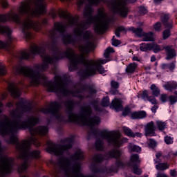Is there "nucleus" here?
<instances>
[{
  "mask_svg": "<svg viewBox=\"0 0 177 177\" xmlns=\"http://www.w3.org/2000/svg\"><path fill=\"white\" fill-rule=\"evenodd\" d=\"M86 5L83 12L86 21L78 22V18L72 17L70 13L59 11V17L65 19L67 24L56 23L55 28L49 31L51 41L39 46L33 44L30 46V52L21 51L17 55L19 60H28L35 55H39L43 58L42 64H35L33 67L17 66V75H24L31 78L33 85L44 84L48 92H55L59 96L68 97L73 96L80 100L89 99L93 95H96L95 84H82L80 82L75 84L67 75H55L54 81H48L46 76L41 73L49 68V64H55L61 59L70 60L69 70L74 71L78 68V64L84 66L77 74L82 80L95 75L96 71L100 74H104L106 70L102 64H106L110 59H100L97 61L86 60L85 55L95 50V43L91 41L92 34L88 30L91 24H95V31L97 34H104L109 28L110 18L104 13L103 9L97 10V15L92 16L93 8L92 5H99L102 0H79L77 6L81 8L85 1ZM85 31V32H84Z\"/></svg>",
  "mask_w": 177,
  "mask_h": 177,
  "instance_id": "obj_1",
  "label": "nucleus"
},
{
  "mask_svg": "<svg viewBox=\"0 0 177 177\" xmlns=\"http://www.w3.org/2000/svg\"><path fill=\"white\" fill-rule=\"evenodd\" d=\"M16 106L17 108L10 111L12 120L1 122L0 133L2 136H9L6 139L7 143L15 145L19 158L23 161L18 167V172L23 174L32 160H37L41 157V151L32 150L30 147L31 145L36 147L41 146V142L35 135H46L48 129L46 126L34 128L39 124L38 116L30 115L24 120V113H30L32 110L31 102L21 98L16 103Z\"/></svg>",
  "mask_w": 177,
  "mask_h": 177,
  "instance_id": "obj_2",
  "label": "nucleus"
},
{
  "mask_svg": "<svg viewBox=\"0 0 177 177\" xmlns=\"http://www.w3.org/2000/svg\"><path fill=\"white\" fill-rule=\"evenodd\" d=\"M75 102L73 100H67L63 102L55 101L50 103L48 108H42L40 111L44 114H51L55 117L59 122H75L81 125H88L90 127L88 136L94 138H101L108 142L110 146L114 147H121L124 143L128 142V138H121V133L117 131H110L107 129L100 131L93 127L94 125L100 124L99 116L92 115V109L97 113H102L103 109L100 107L98 99L92 100L88 105L83 106L80 109V115L74 113Z\"/></svg>",
  "mask_w": 177,
  "mask_h": 177,
  "instance_id": "obj_3",
  "label": "nucleus"
},
{
  "mask_svg": "<svg viewBox=\"0 0 177 177\" xmlns=\"http://www.w3.org/2000/svg\"><path fill=\"white\" fill-rule=\"evenodd\" d=\"M17 10L19 15L24 16L23 19L20 20L19 14L11 11L7 15H0V23L10 21L20 24L25 39L30 41L32 38V30L41 31V23L32 19L45 13V0H30L28 3H22Z\"/></svg>",
  "mask_w": 177,
  "mask_h": 177,
  "instance_id": "obj_4",
  "label": "nucleus"
},
{
  "mask_svg": "<svg viewBox=\"0 0 177 177\" xmlns=\"http://www.w3.org/2000/svg\"><path fill=\"white\" fill-rule=\"evenodd\" d=\"M121 156H122V151L119 149H111L106 152L104 156L100 153L95 154L92 158L93 162L91 165L92 172L94 174H106V175L118 172V168H122L124 165H125L121 160H117L116 162L110 167H104L100 168L97 164L102 162L104 160H109V158L120 160Z\"/></svg>",
  "mask_w": 177,
  "mask_h": 177,
  "instance_id": "obj_5",
  "label": "nucleus"
},
{
  "mask_svg": "<svg viewBox=\"0 0 177 177\" xmlns=\"http://www.w3.org/2000/svg\"><path fill=\"white\" fill-rule=\"evenodd\" d=\"M64 145L55 144L50 141L47 142V151L55 156H63L64 153L68 154V150L73 147L74 143V137H71L62 140Z\"/></svg>",
  "mask_w": 177,
  "mask_h": 177,
  "instance_id": "obj_6",
  "label": "nucleus"
},
{
  "mask_svg": "<svg viewBox=\"0 0 177 177\" xmlns=\"http://www.w3.org/2000/svg\"><path fill=\"white\" fill-rule=\"evenodd\" d=\"M2 102H0V109L2 107ZM0 113H2V110L0 109ZM3 154V149L0 142V176H6L8 174H10L13 169V158L8 156H2Z\"/></svg>",
  "mask_w": 177,
  "mask_h": 177,
  "instance_id": "obj_7",
  "label": "nucleus"
},
{
  "mask_svg": "<svg viewBox=\"0 0 177 177\" xmlns=\"http://www.w3.org/2000/svg\"><path fill=\"white\" fill-rule=\"evenodd\" d=\"M0 32L8 35V40L6 42L3 43L0 41V49H6L7 50L12 49V48H13V44L15 41H16V39L12 35V30L8 26L0 25Z\"/></svg>",
  "mask_w": 177,
  "mask_h": 177,
  "instance_id": "obj_8",
  "label": "nucleus"
},
{
  "mask_svg": "<svg viewBox=\"0 0 177 177\" xmlns=\"http://www.w3.org/2000/svg\"><path fill=\"white\" fill-rule=\"evenodd\" d=\"M161 21L163 26L167 28L162 32L163 39H168L171 37V30L174 27V22L170 19L169 15L168 14L162 16Z\"/></svg>",
  "mask_w": 177,
  "mask_h": 177,
  "instance_id": "obj_9",
  "label": "nucleus"
},
{
  "mask_svg": "<svg viewBox=\"0 0 177 177\" xmlns=\"http://www.w3.org/2000/svg\"><path fill=\"white\" fill-rule=\"evenodd\" d=\"M24 86V83L23 82H19V83H11L8 85V91L11 93L12 97H20L21 95V88Z\"/></svg>",
  "mask_w": 177,
  "mask_h": 177,
  "instance_id": "obj_10",
  "label": "nucleus"
},
{
  "mask_svg": "<svg viewBox=\"0 0 177 177\" xmlns=\"http://www.w3.org/2000/svg\"><path fill=\"white\" fill-rule=\"evenodd\" d=\"M145 136H156V126L154 122L151 121L145 126Z\"/></svg>",
  "mask_w": 177,
  "mask_h": 177,
  "instance_id": "obj_11",
  "label": "nucleus"
},
{
  "mask_svg": "<svg viewBox=\"0 0 177 177\" xmlns=\"http://www.w3.org/2000/svg\"><path fill=\"white\" fill-rule=\"evenodd\" d=\"M163 49H165L167 53L166 60H171L174 57H176V51H175L172 46H167Z\"/></svg>",
  "mask_w": 177,
  "mask_h": 177,
  "instance_id": "obj_12",
  "label": "nucleus"
},
{
  "mask_svg": "<svg viewBox=\"0 0 177 177\" xmlns=\"http://www.w3.org/2000/svg\"><path fill=\"white\" fill-rule=\"evenodd\" d=\"M147 116V114L145 111L131 113V118L133 120H142V118H146Z\"/></svg>",
  "mask_w": 177,
  "mask_h": 177,
  "instance_id": "obj_13",
  "label": "nucleus"
},
{
  "mask_svg": "<svg viewBox=\"0 0 177 177\" xmlns=\"http://www.w3.org/2000/svg\"><path fill=\"white\" fill-rule=\"evenodd\" d=\"M111 106L113 109L117 111H122V104L121 102V100L119 99H114L111 102Z\"/></svg>",
  "mask_w": 177,
  "mask_h": 177,
  "instance_id": "obj_14",
  "label": "nucleus"
},
{
  "mask_svg": "<svg viewBox=\"0 0 177 177\" xmlns=\"http://www.w3.org/2000/svg\"><path fill=\"white\" fill-rule=\"evenodd\" d=\"M140 162V159L139 158V155L135 153L132 154L131 156L130 162H129V167L132 165H139Z\"/></svg>",
  "mask_w": 177,
  "mask_h": 177,
  "instance_id": "obj_15",
  "label": "nucleus"
},
{
  "mask_svg": "<svg viewBox=\"0 0 177 177\" xmlns=\"http://www.w3.org/2000/svg\"><path fill=\"white\" fill-rule=\"evenodd\" d=\"M164 88L166 89V91L172 92L173 91H175V89H177V82L174 81L167 82V84L164 86Z\"/></svg>",
  "mask_w": 177,
  "mask_h": 177,
  "instance_id": "obj_16",
  "label": "nucleus"
},
{
  "mask_svg": "<svg viewBox=\"0 0 177 177\" xmlns=\"http://www.w3.org/2000/svg\"><path fill=\"white\" fill-rule=\"evenodd\" d=\"M176 61H174L170 64H162L161 68L162 70H169L170 71H174L175 67H176Z\"/></svg>",
  "mask_w": 177,
  "mask_h": 177,
  "instance_id": "obj_17",
  "label": "nucleus"
},
{
  "mask_svg": "<svg viewBox=\"0 0 177 177\" xmlns=\"http://www.w3.org/2000/svg\"><path fill=\"white\" fill-rule=\"evenodd\" d=\"M127 30L129 31H131L133 34H136L137 37H139L140 38L143 37V29L142 28H135V27H130Z\"/></svg>",
  "mask_w": 177,
  "mask_h": 177,
  "instance_id": "obj_18",
  "label": "nucleus"
},
{
  "mask_svg": "<svg viewBox=\"0 0 177 177\" xmlns=\"http://www.w3.org/2000/svg\"><path fill=\"white\" fill-rule=\"evenodd\" d=\"M95 147L98 151H103V150H104V140L100 138H97Z\"/></svg>",
  "mask_w": 177,
  "mask_h": 177,
  "instance_id": "obj_19",
  "label": "nucleus"
},
{
  "mask_svg": "<svg viewBox=\"0 0 177 177\" xmlns=\"http://www.w3.org/2000/svg\"><path fill=\"white\" fill-rule=\"evenodd\" d=\"M111 87L115 90L111 91V95H117L118 93V88H120V84L118 82L112 80L111 82Z\"/></svg>",
  "mask_w": 177,
  "mask_h": 177,
  "instance_id": "obj_20",
  "label": "nucleus"
},
{
  "mask_svg": "<svg viewBox=\"0 0 177 177\" xmlns=\"http://www.w3.org/2000/svg\"><path fill=\"white\" fill-rule=\"evenodd\" d=\"M136 67H138V64L135 62L129 64L126 68V73H127V74H133V73H135Z\"/></svg>",
  "mask_w": 177,
  "mask_h": 177,
  "instance_id": "obj_21",
  "label": "nucleus"
},
{
  "mask_svg": "<svg viewBox=\"0 0 177 177\" xmlns=\"http://www.w3.org/2000/svg\"><path fill=\"white\" fill-rule=\"evenodd\" d=\"M153 33L152 32H149L148 33L144 32L142 34V40L145 42H149L151 41H154V38L153 37Z\"/></svg>",
  "mask_w": 177,
  "mask_h": 177,
  "instance_id": "obj_22",
  "label": "nucleus"
},
{
  "mask_svg": "<svg viewBox=\"0 0 177 177\" xmlns=\"http://www.w3.org/2000/svg\"><path fill=\"white\" fill-rule=\"evenodd\" d=\"M140 50L141 52H149V50H151V43H142L140 44Z\"/></svg>",
  "mask_w": 177,
  "mask_h": 177,
  "instance_id": "obj_23",
  "label": "nucleus"
},
{
  "mask_svg": "<svg viewBox=\"0 0 177 177\" xmlns=\"http://www.w3.org/2000/svg\"><path fill=\"white\" fill-rule=\"evenodd\" d=\"M129 151H131V153H139L140 150H142V148H140L139 146L135 145L133 143H129L128 145Z\"/></svg>",
  "mask_w": 177,
  "mask_h": 177,
  "instance_id": "obj_24",
  "label": "nucleus"
},
{
  "mask_svg": "<svg viewBox=\"0 0 177 177\" xmlns=\"http://www.w3.org/2000/svg\"><path fill=\"white\" fill-rule=\"evenodd\" d=\"M156 169L158 171H165L169 169V164L167 162L159 163L156 165Z\"/></svg>",
  "mask_w": 177,
  "mask_h": 177,
  "instance_id": "obj_25",
  "label": "nucleus"
},
{
  "mask_svg": "<svg viewBox=\"0 0 177 177\" xmlns=\"http://www.w3.org/2000/svg\"><path fill=\"white\" fill-rule=\"evenodd\" d=\"M151 91H152V95L155 96L156 97H158L160 96V88L156 86V84H152L150 87Z\"/></svg>",
  "mask_w": 177,
  "mask_h": 177,
  "instance_id": "obj_26",
  "label": "nucleus"
},
{
  "mask_svg": "<svg viewBox=\"0 0 177 177\" xmlns=\"http://www.w3.org/2000/svg\"><path fill=\"white\" fill-rule=\"evenodd\" d=\"M151 50H153L154 53H158V52L164 50V48H161L160 45H158L155 43H151Z\"/></svg>",
  "mask_w": 177,
  "mask_h": 177,
  "instance_id": "obj_27",
  "label": "nucleus"
},
{
  "mask_svg": "<svg viewBox=\"0 0 177 177\" xmlns=\"http://www.w3.org/2000/svg\"><path fill=\"white\" fill-rule=\"evenodd\" d=\"M133 172L136 175H142V169L139 168V165H133L131 166Z\"/></svg>",
  "mask_w": 177,
  "mask_h": 177,
  "instance_id": "obj_28",
  "label": "nucleus"
},
{
  "mask_svg": "<svg viewBox=\"0 0 177 177\" xmlns=\"http://www.w3.org/2000/svg\"><path fill=\"white\" fill-rule=\"evenodd\" d=\"M156 127L159 131H164L167 127V123L165 122H161L160 120L156 121Z\"/></svg>",
  "mask_w": 177,
  "mask_h": 177,
  "instance_id": "obj_29",
  "label": "nucleus"
},
{
  "mask_svg": "<svg viewBox=\"0 0 177 177\" xmlns=\"http://www.w3.org/2000/svg\"><path fill=\"white\" fill-rule=\"evenodd\" d=\"M123 131L127 136H130V138H135V133H133L131 129L127 127H123Z\"/></svg>",
  "mask_w": 177,
  "mask_h": 177,
  "instance_id": "obj_30",
  "label": "nucleus"
},
{
  "mask_svg": "<svg viewBox=\"0 0 177 177\" xmlns=\"http://www.w3.org/2000/svg\"><path fill=\"white\" fill-rule=\"evenodd\" d=\"M122 31H124L125 32H127L128 31V29H126L124 26H119L118 28H116L115 34L116 37H118V38H120V37H121L120 32H121Z\"/></svg>",
  "mask_w": 177,
  "mask_h": 177,
  "instance_id": "obj_31",
  "label": "nucleus"
},
{
  "mask_svg": "<svg viewBox=\"0 0 177 177\" xmlns=\"http://www.w3.org/2000/svg\"><path fill=\"white\" fill-rule=\"evenodd\" d=\"M113 53H114V49L111 47H109L105 50L104 56L106 59H109V57H110V54Z\"/></svg>",
  "mask_w": 177,
  "mask_h": 177,
  "instance_id": "obj_32",
  "label": "nucleus"
},
{
  "mask_svg": "<svg viewBox=\"0 0 177 177\" xmlns=\"http://www.w3.org/2000/svg\"><path fill=\"white\" fill-rule=\"evenodd\" d=\"M101 104L103 107H107L110 105V99L109 97H105L102 99Z\"/></svg>",
  "mask_w": 177,
  "mask_h": 177,
  "instance_id": "obj_33",
  "label": "nucleus"
},
{
  "mask_svg": "<svg viewBox=\"0 0 177 177\" xmlns=\"http://www.w3.org/2000/svg\"><path fill=\"white\" fill-rule=\"evenodd\" d=\"M165 142L166 145H172L174 143V138L167 136L165 137Z\"/></svg>",
  "mask_w": 177,
  "mask_h": 177,
  "instance_id": "obj_34",
  "label": "nucleus"
},
{
  "mask_svg": "<svg viewBox=\"0 0 177 177\" xmlns=\"http://www.w3.org/2000/svg\"><path fill=\"white\" fill-rule=\"evenodd\" d=\"M169 102L170 104H175L177 102V97L175 95L169 96Z\"/></svg>",
  "mask_w": 177,
  "mask_h": 177,
  "instance_id": "obj_35",
  "label": "nucleus"
},
{
  "mask_svg": "<svg viewBox=\"0 0 177 177\" xmlns=\"http://www.w3.org/2000/svg\"><path fill=\"white\" fill-rule=\"evenodd\" d=\"M148 146H149V147L151 149H154V147L157 146V142L153 139H149V141L148 142Z\"/></svg>",
  "mask_w": 177,
  "mask_h": 177,
  "instance_id": "obj_36",
  "label": "nucleus"
},
{
  "mask_svg": "<svg viewBox=\"0 0 177 177\" xmlns=\"http://www.w3.org/2000/svg\"><path fill=\"white\" fill-rule=\"evenodd\" d=\"M141 97L143 99V100H147L149 96V91L147 90L144 91L141 94Z\"/></svg>",
  "mask_w": 177,
  "mask_h": 177,
  "instance_id": "obj_37",
  "label": "nucleus"
},
{
  "mask_svg": "<svg viewBox=\"0 0 177 177\" xmlns=\"http://www.w3.org/2000/svg\"><path fill=\"white\" fill-rule=\"evenodd\" d=\"M115 36H113L112 38V45L113 46H118L121 44V41L118 39H115Z\"/></svg>",
  "mask_w": 177,
  "mask_h": 177,
  "instance_id": "obj_38",
  "label": "nucleus"
},
{
  "mask_svg": "<svg viewBox=\"0 0 177 177\" xmlns=\"http://www.w3.org/2000/svg\"><path fill=\"white\" fill-rule=\"evenodd\" d=\"M148 102H150V103H151V104H157V100L156 99L155 97L153 96H149V97L147 98Z\"/></svg>",
  "mask_w": 177,
  "mask_h": 177,
  "instance_id": "obj_39",
  "label": "nucleus"
},
{
  "mask_svg": "<svg viewBox=\"0 0 177 177\" xmlns=\"http://www.w3.org/2000/svg\"><path fill=\"white\" fill-rule=\"evenodd\" d=\"M160 100L162 103H166L169 100V97L166 94H162L160 95Z\"/></svg>",
  "mask_w": 177,
  "mask_h": 177,
  "instance_id": "obj_40",
  "label": "nucleus"
},
{
  "mask_svg": "<svg viewBox=\"0 0 177 177\" xmlns=\"http://www.w3.org/2000/svg\"><path fill=\"white\" fill-rule=\"evenodd\" d=\"M139 13L143 16L147 13V10L145 7H140L139 8Z\"/></svg>",
  "mask_w": 177,
  "mask_h": 177,
  "instance_id": "obj_41",
  "label": "nucleus"
},
{
  "mask_svg": "<svg viewBox=\"0 0 177 177\" xmlns=\"http://www.w3.org/2000/svg\"><path fill=\"white\" fill-rule=\"evenodd\" d=\"M5 74H6L5 66L0 64V75H5Z\"/></svg>",
  "mask_w": 177,
  "mask_h": 177,
  "instance_id": "obj_42",
  "label": "nucleus"
},
{
  "mask_svg": "<svg viewBox=\"0 0 177 177\" xmlns=\"http://www.w3.org/2000/svg\"><path fill=\"white\" fill-rule=\"evenodd\" d=\"M153 28L155 31H161V23L158 22L154 24Z\"/></svg>",
  "mask_w": 177,
  "mask_h": 177,
  "instance_id": "obj_43",
  "label": "nucleus"
},
{
  "mask_svg": "<svg viewBox=\"0 0 177 177\" xmlns=\"http://www.w3.org/2000/svg\"><path fill=\"white\" fill-rule=\"evenodd\" d=\"M130 113H131V108L126 107L122 112V115H124V116L128 115V114H130Z\"/></svg>",
  "mask_w": 177,
  "mask_h": 177,
  "instance_id": "obj_44",
  "label": "nucleus"
},
{
  "mask_svg": "<svg viewBox=\"0 0 177 177\" xmlns=\"http://www.w3.org/2000/svg\"><path fill=\"white\" fill-rule=\"evenodd\" d=\"M0 3L3 6V8H7V6L8 5V1H6V0H1L0 1Z\"/></svg>",
  "mask_w": 177,
  "mask_h": 177,
  "instance_id": "obj_45",
  "label": "nucleus"
},
{
  "mask_svg": "<svg viewBox=\"0 0 177 177\" xmlns=\"http://www.w3.org/2000/svg\"><path fill=\"white\" fill-rule=\"evenodd\" d=\"M171 176L176 177L177 176V171L175 169L170 170Z\"/></svg>",
  "mask_w": 177,
  "mask_h": 177,
  "instance_id": "obj_46",
  "label": "nucleus"
},
{
  "mask_svg": "<svg viewBox=\"0 0 177 177\" xmlns=\"http://www.w3.org/2000/svg\"><path fill=\"white\" fill-rule=\"evenodd\" d=\"M156 177H168L165 174L158 172Z\"/></svg>",
  "mask_w": 177,
  "mask_h": 177,
  "instance_id": "obj_47",
  "label": "nucleus"
},
{
  "mask_svg": "<svg viewBox=\"0 0 177 177\" xmlns=\"http://www.w3.org/2000/svg\"><path fill=\"white\" fill-rule=\"evenodd\" d=\"M157 109H158V106L155 105L151 109V110L152 113H156Z\"/></svg>",
  "mask_w": 177,
  "mask_h": 177,
  "instance_id": "obj_48",
  "label": "nucleus"
},
{
  "mask_svg": "<svg viewBox=\"0 0 177 177\" xmlns=\"http://www.w3.org/2000/svg\"><path fill=\"white\" fill-rule=\"evenodd\" d=\"M57 16V15H56V12H53L50 14V17H52V19H56Z\"/></svg>",
  "mask_w": 177,
  "mask_h": 177,
  "instance_id": "obj_49",
  "label": "nucleus"
},
{
  "mask_svg": "<svg viewBox=\"0 0 177 177\" xmlns=\"http://www.w3.org/2000/svg\"><path fill=\"white\" fill-rule=\"evenodd\" d=\"M155 164H162V162H161V160L160 159V158H156V160H154Z\"/></svg>",
  "mask_w": 177,
  "mask_h": 177,
  "instance_id": "obj_50",
  "label": "nucleus"
},
{
  "mask_svg": "<svg viewBox=\"0 0 177 177\" xmlns=\"http://www.w3.org/2000/svg\"><path fill=\"white\" fill-rule=\"evenodd\" d=\"M135 134V136H137V138H142V136H143V134H142L141 133L137 132Z\"/></svg>",
  "mask_w": 177,
  "mask_h": 177,
  "instance_id": "obj_51",
  "label": "nucleus"
},
{
  "mask_svg": "<svg viewBox=\"0 0 177 177\" xmlns=\"http://www.w3.org/2000/svg\"><path fill=\"white\" fill-rule=\"evenodd\" d=\"M133 60L134 62H140V59H139V57H138L137 56L133 57Z\"/></svg>",
  "mask_w": 177,
  "mask_h": 177,
  "instance_id": "obj_52",
  "label": "nucleus"
},
{
  "mask_svg": "<svg viewBox=\"0 0 177 177\" xmlns=\"http://www.w3.org/2000/svg\"><path fill=\"white\" fill-rule=\"evenodd\" d=\"M156 55H152L151 57V62H156Z\"/></svg>",
  "mask_w": 177,
  "mask_h": 177,
  "instance_id": "obj_53",
  "label": "nucleus"
},
{
  "mask_svg": "<svg viewBox=\"0 0 177 177\" xmlns=\"http://www.w3.org/2000/svg\"><path fill=\"white\" fill-rule=\"evenodd\" d=\"M14 104L12 102H8L7 104V107H13Z\"/></svg>",
  "mask_w": 177,
  "mask_h": 177,
  "instance_id": "obj_54",
  "label": "nucleus"
},
{
  "mask_svg": "<svg viewBox=\"0 0 177 177\" xmlns=\"http://www.w3.org/2000/svg\"><path fill=\"white\" fill-rule=\"evenodd\" d=\"M156 158H158H158H160V157H161V153H157L156 154Z\"/></svg>",
  "mask_w": 177,
  "mask_h": 177,
  "instance_id": "obj_55",
  "label": "nucleus"
},
{
  "mask_svg": "<svg viewBox=\"0 0 177 177\" xmlns=\"http://www.w3.org/2000/svg\"><path fill=\"white\" fill-rule=\"evenodd\" d=\"M56 65H54V68H53V73H56Z\"/></svg>",
  "mask_w": 177,
  "mask_h": 177,
  "instance_id": "obj_56",
  "label": "nucleus"
},
{
  "mask_svg": "<svg viewBox=\"0 0 177 177\" xmlns=\"http://www.w3.org/2000/svg\"><path fill=\"white\" fill-rule=\"evenodd\" d=\"M43 23H44V24H46V19H44Z\"/></svg>",
  "mask_w": 177,
  "mask_h": 177,
  "instance_id": "obj_57",
  "label": "nucleus"
},
{
  "mask_svg": "<svg viewBox=\"0 0 177 177\" xmlns=\"http://www.w3.org/2000/svg\"><path fill=\"white\" fill-rule=\"evenodd\" d=\"M142 177H149V175H145L144 176Z\"/></svg>",
  "mask_w": 177,
  "mask_h": 177,
  "instance_id": "obj_58",
  "label": "nucleus"
},
{
  "mask_svg": "<svg viewBox=\"0 0 177 177\" xmlns=\"http://www.w3.org/2000/svg\"><path fill=\"white\" fill-rule=\"evenodd\" d=\"M174 93H175V95H177V91H175V92H174Z\"/></svg>",
  "mask_w": 177,
  "mask_h": 177,
  "instance_id": "obj_59",
  "label": "nucleus"
}]
</instances>
